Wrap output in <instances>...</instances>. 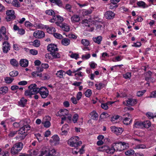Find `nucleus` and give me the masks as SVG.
<instances>
[{
  "mask_svg": "<svg viewBox=\"0 0 156 156\" xmlns=\"http://www.w3.org/2000/svg\"><path fill=\"white\" fill-rule=\"evenodd\" d=\"M47 50L49 51L52 53L55 51H57L58 50L57 46L54 44H50L47 46Z\"/></svg>",
  "mask_w": 156,
  "mask_h": 156,
  "instance_id": "obj_17",
  "label": "nucleus"
},
{
  "mask_svg": "<svg viewBox=\"0 0 156 156\" xmlns=\"http://www.w3.org/2000/svg\"><path fill=\"white\" fill-rule=\"evenodd\" d=\"M70 19L72 23H79L80 20V16L76 14H74L72 16Z\"/></svg>",
  "mask_w": 156,
  "mask_h": 156,
  "instance_id": "obj_19",
  "label": "nucleus"
},
{
  "mask_svg": "<svg viewBox=\"0 0 156 156\" xmlns=\"http://www.w3.org/2000/svg\"><path fill=\"white\" fill-rule=\"evenodd\" d=\"M7 68L6 66L3 64H0V72H2Z\"/></svg>",
  "mask_w": 156,
  "mask_h": 156,
  "instance_id": "obj_58",
  "label": "nucleus"
},
{
  "mask_svg": "<svg viewBox=\"0 0 156 156\" xmlns=\"http://www.w3.org/2000/svg\"><path fill=\"white\" fill-rule=\"evenodd\" d=\"M121 150L122 151L129 147V145L128 143L124 142H121Z\"/></svg>",
  "mask_w": 156,
  "mask_h": 156,
  "instance_id": "obj_46",
  "label": "nucleus"
},
{
  "mask_svg": "<svg viewBox=\"0 0 156 156\" xmlns=\"http://www.w3.org/2000/svg\"><path fill=\"white\" fill-rule=\"evenodd\" d=\"M50 142L52 145H58L59 144L60 138L58 135H54L51 137Z\"/></svg>",
  "mask_w": 156,
  "mask_h": 156,
  "instance_id": "obj_4",
  "label": "nucleus"
},
{
  "mask_svg": "<svg viewBox=\"0 0 156 156\" xmlns=\"http://www.w3.org/2000/svg\"><path fill=\"white\" fill-rule=\"evenodd\" d=\"M52 56L53 58H59L60 57V54L57 51H55L52 53Z\"/></svg>",
  "mask_w": 156,
  "mask_h": 156,
  "instance_id": "obj_48",
  "label": "nucleus"
},
{
  "mask_svg": "<svg viewBox=\"0 0 156 156\" xmlns=\"http://www.w3.org/2000/svg\"><path fill=\"white\" fill-rule=\"evenodd\" d=\"M151 126V122L149 120H146L143 122V127L148 128Z\"/></svg>",
  "mask_w": 156,
  "mask_h": 156,
  "instance_id": "obj_36",
  "label": "nucleus"
},
{
  "mask_svg": "<svg viewBox=\"0 0 156 156\" xmlns=\"http://www.w3.org/2000/svg\"><path fill=\"white\" fill-rule=\"evenodd\" d=\"M29 89H30L33 95L39 93L40 88H38L35 84H32L28 87Z\"/></svg>",
  "mask_w": 156,
  "mask_h": 156,
  "instance_id": "obj_8",
  "label": "nucleus"
},
{
  "mask_svg": "<svg viewBox=\"0 0 156 156\" xmlns=\"http://www.w3.org/2000/svg\"><path fill=\"white\" fill-rule=\"evenodd\" d=\"M111 129L112 132L117 135H120L123 131V129L120 127L112 126L111 127Z\"/></svg>",
  "mask_w": 156,
  "mask_h": 156,
  "instance_id": "obj_15",
  "label": "nucleus"
},
{
  "mask_svg": "<svg viewBox=\"0 0 156 156\" xmlns=\"http://www.w3.org/2000/svg\"><path fill=\"white\" fill-rule=\"evenodd\" d=\"M123 77L126 79H130L131 76V74L130 73L128 72L123 74Z\"/></svg>",
  "mask_w": 156,
  "mask_h": 156,
  "instance_id": "obj_59",
  "label": "nucleus"
},
{
  "mask_svg": "<svg viewBox=\"0 0 156 156\" xmlns=\"http://www.w3.org/2000/svg\"><path fill=\"white\" fill-rule=\"evenodd\" d=\"M70 56L72 58H74L76 59H77L79 58V55L76 53H72L70 55Z\"/></svg>",
  "mask_w": 156,
  "mask_h": 156,
  "instance_id": "obj_62",
  "label": "nucleus"
},
{
  "mask_svg": "<svg viewBox=\"0 0 156 156\" xmlns=\"http://www.w3.org/2000/svg\"><path fill=\"white\" fill-rule=\"evenodd\" d=\"M52 3L56 4L59 7H62V3L61 0H49Z\"/></svg>",
  "mask_w": 156,
  "mask_h": 156,
  "instance_id": "obj_33",
  "label": "nucleus"
},
{
  "mask_svg": "<svg viewBox=\"0 0 156 156\" xmlns=\"http://www.w3.org/2000/svg\"><path fill=\"white\" fill-rule=\"evenodd\" d=\"M47 150L44 148L41 152V153L38 156H47L48 154Z\"/></svg>",
  "mask_w": 156,
  "mask_h": 156,
  "instance_id": "obj_61",
  "label": "nucleus"
},
{
  "mask_svg": "<svg viewBox=\"0 0 156 156\" xmlns=\"http://www.w3.org/2000/svg\"><path fill=\"white\" fill-rule=\"evenodd\" d=\"M12 5L16 7H19L20 6V4L19 2L16 0H13L12 2Z\"/></svg>",
  "mask_w": 156,
  "mask_h": 156,
  "instance_id": "obj_49",
  "label": "nucleus"
},
{
  "mask_svg": "<svg viewBox=\"0 0 156 156\" xmlns=\"http://www.w3.org/2000/svg\"><path fill=\"white\" fill-rule=\"evenodd\" d=\"M23 123V121H20V123L15 122L13 124V125L14 127L18 128L20 127V126H22Z\"/></svg>",
  "mask_w": 156,
  "mask_h": 156,
  "instance_id": "obj_60",
  "label": "nucleus"
},
{
  "mask_svg": "<svg viewBox=\"0 0 156 156\" xmlns=\"http://www.w3.org/2000/svg\"><path fill=\"white\" fill-rule=\"evenodd\" d=\"M105 86V84L102 83H100L99 84H96L95 86L96 87L97 89L98 90H100L101 89L104 87Z\"/></svg>",
  "mask_w": 156,
  "mask_h": 156,
  "instance_id": "obj_41",
  "label": "nucleus"
},
{
  "mask_svg": "<svg viewBox=\"0 0 156 156\" xmlns=\"http://www.w3.org/2000/svg\"><path fill=\"white\" fill-rule=\"evenodd\" d=\"M27 100L24 98H22L19 102V105L20 106L23 107L27 104Z\"/></svg>",
  "mask_w": 156,
  "mask_h": 156,
  "instance_id": "obj_32",
  "label": "nucleus"
},
{
  "mask_svg": "<svg viewBox=\"0 0 156 156\" xmlns=\"http://www.w3.org/2000/svg\"><path fill=\"white\" fill-rule=\"evenodd\" d=\"M121 142L115 143L112 144L113 146L115 148V151H121Z\"/></svg>",
  "mask_w": 156,
  "mask_h": 156,
  "instance_id": "obj_22",
  "label": "nucleus"
},
{
  "mask_svg": "<svg viewBox=\"0 0 156 156\" xmlns=\"http://www.w3.org/2000/svg\"><path fill=\"white\" fill-rule=\"evenodd\" d=\"M10 44L7 41H4L2 44V50L4 53H7L10 49Z\"/></svg>",
  "mask_w": 156,
  "mask_h": 156,
  "instance_id": "obj_6",
  "label": "nucleus"
},
{
  "mask_svg": "<svg viewBox=\"0 0 156 156\" xmlns=\"http://www.w3.org/2000/svg\"><path fill=\"white\" fill-rule=\"evenodd\" d=\"M28 65V61L27 60L24 59H22L20 60V65L23 67H26Z\"/></svg>",
  "mask_w": 156,
  "mask_h": 156,
  "instance_id": "obj_28",
  "label": "nucleus"
},
{
  "mask_svg": "<svg viewBox=\"0 0 156 156\" xmlns=\"http://www.w3.org/2000/svg\"><path fill=\"white\" fill-rule=\"evenodd\" d=\"M47 32L50 34H54L55 32V29L54 27H51L47 29Z\"/></svg>",
  "mask_w": 156,
  "mask_h": 156,
  "instance_id": "obj_39",
  "label": "nucleus"
},
{
  "mask_svg": "<svg viewBox=\"0 0 156 156\" xmlns=\"http://www.w3.org/2000/svg\"><path fill=\"white\" fill-rule=\"evenodd\" d=\"M107 148V146H104L97 148V149L98 151L106 152Z\"/></svg>",
  "mask_w": 156,
  "mask_h": 156,
  "instance_id": "obj_50",
  "label": "nucleus"
},
{
  "mask_svg": "<svg viewBox=\"0 0 156 156\" xmlns=\"http://www.w3.org/2000/svg\"><path fill=\"white\" fill-rule=\"evenodd\" d=\"M39 150L37 149L31 150L30 151V156H35L38 154Z\"/></svg>",
  "mask_w": 156,
  "mask_h": 156,
  "instance_id": "obj_40",
  "label": "nucleus"
},
{
  "mask_svg": "<svg viewBox=\"0 0 156 156\" xmlns=\"http://www.w3.org/2000/svg\"><path fill=\"white\" fill-rule=\"evenodd\" d=\"M50 120V118L49 116H46L43 120L42 123L44 127L46 128L49 127L51 123L49 121Z\"/></svg>",
  "mask_w": 156,
  "mask_h": 156,
  "instance_id": "obj_14",
  "label": "nucleus"
},
{
  "mask_svg": "<svg viewBox=\"0 0 156 156\" xmlns=\"http://www.w3.org/2000/svg\"><path fill=\"white\" fill-rule=\"evenodd\" d=\"M102 37L101 36H98L97 37H94L93 38V40L94 41L98 44H101V41H102Z\"/></svg>",
  "mask_w": 156,
  "mask_h": 156,
  "instance_id": "obj_27",
  "label": "nucleus"
},
{
  "mask_svg": "<svg viewBox=\"0 0 156 156\" xmlns=\"http://www.w3.org/2000/svg\"><path fill=\"white\" fill-rule=\"evenodd\" d=\"M92 94V91L90 89H88L85 92V94L87 97H89Z\"/></svg>",
  "mask_w": 156,
  "mask_h": 156,
  "instance_id": "obj_56",
  "label": "nucleus"
},
{
  "mask_svg": "<svg viewBox=\"0 0 156 156\" xmlns=\"http://www.w3.org/2000/svg\"><path fill=\"white\" fill-rule=\"evenodd\" d=\"M44 148H45L47 150H46L48 153L47 156H49V155L54 156L56 154V151L54 149L51 148L50 149L48 152V149L45 147H43L41 150V152L43 150Z\"/></svg>",
  "mask_w": 156,
  "mask_h": 156,
  "instance_id": "obj_21",
  "label": "nucleus"
},
{
  "mask_svg": "<svg viewBox=\"0 0 156 156\" xmlns=\"http://www.w3.org/2000/svg\"><path fill=\"white\" fill-rule=\"evenodd\" d=\"M33 45L36 47H38L41 44L40 41L38 39H36L33 42Z\"/></svg>",
  "mask_w": 156,
  "mask_h": 156,
  "instance_id": "obj_45",
  "label": "nucleus"
},
{
  "mask_svg": "<svg viewBox=\"0 0 156 156\" xmlns=\"http://www.w3.org/2000/svg\"><path fill=\"white\" fill-rule=\"evenodd\" d=\"M23 146V144L21 142L16 143L13 145L11 149V153L13 154L18 153L22 149Z\"/></svg>",
  "mask_w": 156,
  "mask_h": 156,
  "instance_id": "obj_2",
  "label": "nucleus"
},
{
  "mask_svg": "<svg viewBox=\"0 0 156 156\" xmlns=\"http://www.w3.org/2000/svg\"><path fill=\"white\" fill-rule=\"evenodd\" d=\"M6 13L7 15L6 19L8 21L15 18V16L14 15L15 12L13 10H7Z\"/></svg>",
  "mask_w": 156,
  "mask_h": 156,
  "instance_id": "obj_7",
  "label": "nucleus"
},
{
  "mask_svg": "<svg viewBox=\"0 0 156 156\" xmlns=\"http://www.w3.org/2000/svg\"><path fill=\"white\" fill-rule=\"evenodd\" d=\"M105 17L107 19H113L115 16V13L111 11H107L104 14Z\"/></svg>",
  "mask_w": 156,
  "mask_h": 156,
  "instance_id": "obj_18",
  "label": "nucleus"
},
{
  "mask_svg": "<svg viewBox=\"0 0 156 156\" xmlns=\"http://www.w3.org/2000/svg\"><path fill=\"white\" fill-rule=\"evenodd\" d=\"M79 137L74 136L71 137L68 141V144L71 147H77L81 145L82 143L81 141H78Z\"/></svg>",
  "mask_w": 156,
  "mask_h": 156,
  "instance_id": "obj_1",
  "label": "nucleus"
},
{
  "mask_svg": "<svg viewBox=\"0 0 156 156\" xmlns=\"http://www.w3.org/2000/svg\"><path fill=\"white\" fill-rule=\"evenodd\" d=\"M90 115L91 116V119L93 120H97L98 118V115L94 111H93L91 112L90 113Z\"/></svg>",
  "mask_w": 156,
  "mask_h": 156,
  "instance_id": "obj_31",
  "label": "nucleus"
},
{
  "mask_svg": "<svg viewBox=\"0 0 156 156\" xmlns=\"http://www.w3.org/2000/svg\"><path fill=\"white\" fill-rule=\"evenodd\" d=\"M147 116L149 119H153L154 117V114L151 112H148L146 114Z\"/></svg>",
  "mask_w": 156,
  "mask_h": 156,
  "instance_id": "obj_64",
  "label": "nucleus"
},
{
  "mask_svg": "<svg viewBox=\"0 0 156 156\" xmlns=\"http://www.w3.org/2000/svg\"><path fill=\"white\" fill-rule=\"evenodd\" d=\"M134 153V151L133 150L130 149L128 150L125 152V154L126 155H132Z\"/></svg>",
  "mask_w": 156,
  "mask_h": 156,
  "instance_id": "obj_54",
  "label": "nucleus"
},
{
  "mask_svg": "<svg viewBox=\"0 0 156 156\" xmlns=\"http://www.w3.org/2000/svg\"><path fill=\"white\" fill-rule=\"evenodd\" d=\"M65 9L68 12H71L72 6L69 4L66 5Z\"/></svg>",
  "mask_w": 156,
  "mask_h": 156,
  "instance_id": "obj_63",
  "label": "nucleus"
},
{
  "mask_svg": "<svg viewBox=\"0 0 156 156\" xmlns=\"http://www.w3.org/2000/svg\"><path fill=\"white\" fill-rule=\"evenodd\" d=\"M69 127L67 124L63 125L61 129L60 134L62 136H66L69 131Z\"/></svg>",
  "mask_w": 156,
  "mask_h": 156,
  "instance_id": "obj_13",
  "label": "nucleus"
},
{
  "mask_svg": "<svg viewBox=\"0 0 156 156\" xmlns=\"http://www.w3.org/2000/svg\"><path fill=\"white\" fill-rule=\"evenodd\" d=\"M13 29L15 30H18V33L20 35H23L25 34V31L22 28H19V27L16 25H14Z\"/></svg>",
  "mask_w": 156,
  "mask_h": 156,
  "instance_id": "obj_23",
  "label": "nucleus"
},
{
  "mask_svg": "<svg viewBox=\"0 0 156 156\" xmlns=\"http://www.w3.org/2000/svg\"><path fill=\"white\" fill-rule=\"evenodd\" d=\"M46 14L50 16H55V12L51 9H48L46 10L45 11Z\"/></svg>",
  "mask_w": 156,
  "mask_h": 156,
  "instance_id": "obj_47",
  "label": "nucleus"
},
{
  "mask_svg": "<svg viewBox=\"0 0 156 156\" xmlns=\"http://www.w3.org/2000/svg\"><path fill=\"white\" fill-rule=\"evenodd\" d=\"M55 23L57 26L60 27L64 31L68 32L70 30L69 27L66 23L55 22Z\"/></svg>",
  "mask_w": 156,
  "mask_h": 156,
  "instance_id": "obj_16",
  "label": "nucleus"
},
{
  "mask_svg": "<svg viewBox=\"0 0 156 156\" xmlns=\"http://www.w3.org/2000/svg\"><path fill=\"white\" fill-rule=\"evenodd\" d=\"M69 112L68 110L66 109H60L56 114L58 116H66L68 114Z\"/></svg>",
  "mask_w": 156,
  "mask_h": 156,
  "instance_id": "obj_20",
  "label": "nucleus"
},
{
  "mask_svg": "<svg viewBox=\"0 0 156 156\" xmlns=\"http://www.w3.org/2000/svg\"><path fill=\"white\" fill-rule=\"evenodd\" d=\"M127 105L133 106L136 104L137 100L136 99H131L128 98L126 101Z\"/></svg>",
  "mask_w": 156,
  "mask_h": 156,
  "instance_id": "obj_26",
  "label": "nucleus"
},
{
  "mask_svg": "<svg viewBox=\"0 0 156 156\" xmlns=\"http://www.w3.org/2000/svg\"><path fill=\"white\" fill-rule=\"evenodd\" d=\"M32 75L34 77H36L37 76L41 77L42 76V73H40L37 71L33 72L32 73Z\"/></svg>",
  "mask_w": 156,
  "mask_h": 156,
  "instance_id": "obj_52",
  "label": "nucleus"
},
{
  "mask_svg": "<svg viewBox=\"0 0 156 156\" xmlns=\"http://www.w3.org/2000/svg\"><path fill=\"white\" fill-rule=\"evenodd\" d=\"M38 93L42 98H45L49 94V91L46 87H41L40 88Z\"/></svg>",
  "mask_w": 156,
  "mask_h": 156,
  "instance_id": "obj_3",
  "label": "nucleus"
},
{
  "mask_svg": "<svg viewBox=\"0 0 156 156\" xmlns=\"http://www.w3.org/2000/svg\"><path fill=\"white\" fill-rule=\"evenodd\" d=\"M30 127L28 125H26L22 127L18 131V133L19 134H27V131L30 129Z\"/></svg>",
  "mask_w": 156,
  "mask_h": 156,
  "instance_id": "obj_9",
  "label": "nucleus"
},
{
  "mask_svg": "<svg viewBox=\"0 0 156 156\" xmlns=\"http://www.w3.org/2000/svg\"><path fill=\"white\" fill-rule=\"evenodd\" d=\"M127 115L128 117L125 118L123 121V123L126 125L130 124L132 121V119L131 116L129 114H128Z\"/></svg>",
  "mask_w": 156,
  "mask_h": 156,
  "instance_id": "obj_24",
  "label": "nucleus"
},
{
  "mask_svg": "<svg viewBox=\"0 0 156 156\" xmlns=\"http://www.w3.org/2000/svg\"><path fill=\"white\" fill-rule=\"evenodd\" d=\"M82 24L85 26H87V30L90 31H92L94 30L95 25L94 24H91L90 22L87 19L84 20L82 22Z\"/></svg>",
  "mask_w": 156,
  "mask_h": 156,
  "instance_id": "obj_5",
  "label": "nucleus"
},
{
  "mask_svg": "<svg viewBox=\"0 0 156 156\" xmlns=\"http://www.w3.org/2000/svg\"><path fill=\"white\" fill-rule=\"evenodd\" d=\"M137 5L139 7L143 8H145L148 7V6L144 2L142 1L138 2L137 3Z\"/></svg>",
  "mask_w": 156,
  "mask_h": 156,
  "instance_id": "obj_29",
  "label": "nucleus"
},
{
  "mask_svg": "<svg viewBox=\"0 0 156 156\" xmlns=\"http://www.w3.org/2000/svg\"><path fill=\"white\" fill-rule=\"evenodd\" d=\"M133 148L134 149H147L148 148L144 144H139L133 147Z\"/></svg>",
  "mask_w": 156,
  "mask_h": 156,
  "instance_id": "obj_35",
  "label": "nucleus"
},
{
  "mask_svg": "<svg viewBox=\"0 0 156 156\" xmlns=\"http://www.w3.org/2000/svg\"><path fill=\"white\" fill-rule=\"evenodd\" d=\"M106 152L108 154H113L115 151V148L113 146L112 144L111 147L107 146Z\"/></svg>",
  "mask_w": 156,
  "mask_h": 156,
  "instance_id": "obj_25",
  "label": "nucleus"
},
{
  "mask_svg": "<svg viewBox=\"0 0 156 156\" xmlns=\"http://www.w3.org/2000/svg\"><path fill=\"white\" fill-rule=\"evenodd\" d=\"M10 64L13 66L17 67L18 66L19 64L17 61L15 59H12L10 61Z\"/></svg>",
  "mask_w": 156,
  "mask_h": 156,
  "instance_id": "obj_42",
  "label": "nucleus"
},
{
  "mask_svg": "<svg viewBox=\"0 0 156 156\" xmlns=\"http://www.w3.org/2000/svg\"><path fill=\"white\" fill-rule=\"evenodd\" d=\"M70 41L69 39L67 38L63 39L61 41L62 44L64 46L68 45L70 43Z\"/></svg>",
  "mask_w": 156,
  "mask_h": 156,
  "instance_id": "obj_34",
  "label": "nucleus"
},
{
  "mask_svg": "<svg viewBox=\"0 0 156 156\" xmlns=\"http://www.w3.org/2000/svg\"><path fill=\"white\" fill-rule=\"evenodd\" d=\"M82 15L83 16L88 15L90 14L92 12V11L91 9L89 10L83 9L81 11Z\"/></svg>",
  "mask_w": 156,
  "mask_h": 156,
  "instance_id": "obj_30",
  "label": "nucleus"
},
{
  "mask_svg": "<svg viewBox=\"0 0 156 156\" xmlns=\"http://www.w3.org/2000/svg\"><path fill=\"white\" fill-rule=\"evenodd\" d=\"M122 56H119L113 58L112 59V61L114 62L120 61L122 59Z\"/></svg>",
  "mask_w": 156,
  "mask_h": 156,
  "instance_id": "obj_55",
  "label": "nucleus"
},
{
  "mask_svg": "<svg viewBox=\"0 0 156 156\" xmlns=\"http://www.w3.org/2000/svg\"><path fill=\"white\" fill-rule=\"evenodd\" d=\"M64 73L66 74L65 72L63 70H61L57 71L56 75L57 77L59 78H62L64 75Z\"/></svg>",
  "mask_w": 156,
  "mask_h": 156,
  "instance_id": "obj_37",
  "label": "nucleus"
},
{
  "mask_svg": "<svg viewBox=\"0 0 156 156\" xmlns=\"http://www.w3.org/2000/svg\"><path fill=\"white\" fill-rule=\"evenodd\" d=\"M3 37L5 40H8L9 37L6 34V29L4 27H2L0 29V41Z\"/></svg>",
  "mask_w": 156,
  "mask_h": 156,
  "instance_id": "obj_10",
  "label": "nucleus"
},
{
  "mask_svg": "<svg viewBox=\"0 0 156 156\" xmlns=\"http://www.w3.org/2000/svg\"><path fill=\"white\" fill-rule=\"evenodd\" d=\"M90 57V55L88 53L85 55H83L81 56L82 59L83 60H87Z\"/></svg>",
  "mask_w": 156,
  "mask_h": 156,
  "instance_id": "obj_53",
  "label": "nucleus"
},
{
  "mask_svg": "<svg viewBox=\"0 0 156 156\" xmlns=\"http://www.w3.org/2000/svg\"><path fill=\"white\" fill-rule=\"evenodd\" d=\"M27 134H19L15 137V139L16 140H23L26 137Z\"/></svg>",
  "mask_w": 156,
  "mask_h": 156,
  "instance_id": "obj_44",
  "label": "nucleus"
},
{
  "mask_svg": "<svg viewBox=\"0 0 156 156\" xmlns=\"http://www.w3.org/2000/svg\"><path fill=\"white\" fill-rule=\"evenodd\" d=\"M81 43L84 46H88L90 44L89 41L87 39H82L81 41Z\"/></svg>",
  "mask_w": 156,
  "mask_h": 156,
  "instance_id": "obj_51",
  "label": "nucleus"
},
{
  "mask_svg": "<svg viewBox=\"0 0 156 156\" xmlns=\"http://www.w3.org/2000/svg\"><path fill=\"white\" fill-rule=\"evenodd\" d=\"M45 35L44 32L41 30H38L34 32L33 36L36 38L40 39L43 38Z\"/></svg>",
  "mask_w": 156,
  "mask_h": 156,
  "instance_id": "obj_11",
  "label": "nucleus"
},
{
  "mask_svg": "<svg viewBox=\"0 0 156 156\" xmlns=\"http://www.w3.org/2000/svg\"><path fill=\"white\" fill-rule=\"evenodd\" d=\"M57 20L58 23H62L64 21V19L63 18L59 15H56L53 16V18L49 20V22L51 23H54Z\"/></svg>",
  "mask_w": 156,
  "mask_h": 156,
  "instance_id": "obj_12",
  "label": "nucleus"
},
{
  "mask_svg": "<svg viewBox=\"0 0 156 156\" xmlns=\"http://www.w3.org/2000/svg\"><path fill=\"white\" fill-rule=\"evenodd\" d=\"M17 133V131H11L8 134V136L10 137H13Z\"/></svg>",
  "mask_w": 156,
  "mask_h": 156,
  "instance_id": "obj_57",
  "label": "nucleus"
},
{
  "mask_svg": "<svg viewBox=\"0 0 156 156\" xmlns=\"http://www.w3.org/2000/svg\"><path fill=\"white\" fill-rule=\"evenodd\" d=\"M134 127L136 128H140L143 127V122H136L134 124Z\"/></svg>",
  "mask_w": 156,
  "mask_h": 156,
  "instance_id": "obj_43",
  "label": "nucleus"
},
{
  "mask_svg": "<svg viewBox=\"0 0 156 156\" xmlns=\"http://www.w3.org/2000/svg\"><path fill=\"white\" fill-rule=\"evenodd\" d=\"M8 88L6 87H3L0 88V94H5L8 92Z\"/></svg>",
  "mask_w": 156,
  "mask_h": 156,
  "instance_id": "obj_38",
  "label": "nucleus"
}]
</instances>
